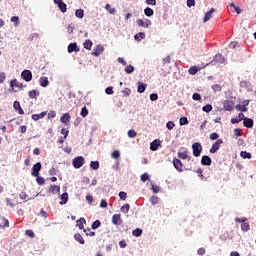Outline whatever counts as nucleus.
<instances>
[{"label": "nucleus", "instance_id": "obj_1", "mask_svg": "<svg viewBox=\"0 0 256 256\" xmlns=\"http://www.w3.org/2000/svg\"><path fill=\"white\" fill-rule=\"evenodd\" d=\"M74 169H81L82 165H85V158L83 156H77L72 160Z\"/></svg>", "mask_w": 256, "mask_h": 256}, {"label": "nucleus", "instance_id": "obj_2", "mask_svg": "<svg viewBox=\"0 0 256 256\" xmlns=\"http://www.w3.org/2000/svg\"><path fill=\"white\" fill-rule=\"evenodd\" d=\"M196 173L198 174V177H200L201 179H209V177H211V169H201L198 168L196 170Z\"/></svg>", "mask_w": 256, "mask_h": 256}, {"label": "nucleus", "instance_id": "obj_3", "mask_svg": "<svg viewBox=\"0 0 256 256\" xmlns=\"http://www.w3.org/2000/svg\"><path fill=\"white\" fill-rule=\"evenodd\" d=\"M192 151L194 157H200L201 151H203V146H201V143L195 142L192 144Z\"/></svg>", "mask_w": 256, "mask_h": 256}, {"label": "nucleus", "instance_id": "obj_4", "mask_svg": "<svg viewBox=\"0 0 256 256\" xmlns=\"http://www.w3.org/2000/svg\"><path fill=\"white\" fill-rule=\"evenodd\" d=\"M21 77L26 83H29L33 79V73L30 70H24L21 73Z\"/></svg>", "mask_w": 256, "mask_h": 256}, {"label": "nucleus", "instance_id": "obj_5", "mask_svg": "<svg viewBox=\"0 0 256 256\" xmlns=\"http://www.w3.org/2000/svg\"><path fill=\"white\" fill-rule=\"evenodd\" d=\"M41 162H38L33 165L31 175L32 177H39V172L41 171Z\"/></svg>", "mask_w": 256, "mask_h": 256}, {"label": "nucleus", "instance_id": "obj_6", "mask_svg": "<svg viewBox=\"0 0 256 256\" xmlns=\"http://www.w3.org/2000/svg\"><path fill=\"white\" fill-rule=\"evenodd\" d=\"M221 145H223V139H217L216 142L212 145L210 149V153H217L218 149H220Z\"/></svg>", "mask_w": 256, "mask_h": 256}, {"label": "nucleus", "instance_id": "obj_7", "mask_svg": "<svg viewBox=\"0 0 256 256\" xmlns=\"http://www.w3.org/2000/svg\"><path fill=\"white\" fill-rule=\"evenodd\" d=\"M173 165H174L176 171H179V173H181L183 171V162H181L180 159L174 158Z\"/></svg>", "mask_w": 256, "mask_h": 256}, {"label": "nucleus", "instance_id": "obj_8", "mask_svg": "<svg viewBox=\"0 0 256 256\" xmlns=\"http://www.w3.org/2000/svg\"><path fill=\"white\" fill-rule=\"evenodd\" d=\"M103 51H105V48H103V46L98 45L93 49L91 55H93L94 57H99Z\"/></svg>", "mask_w": 256, "mask_h": 256}, {"label": "nucleus", "instance_id": "obj_9", "mask_svg": "<svg viewBox=\"0 0 256 256\" xmlns=\"http://www.w3.org/2000/svg\"><path fill=\"white\" fill-rule=\"evenodd\" d=\"M113 225H121L123 223V219H121V214H114L112 216Z\"/></svg>", "mask_w": 256, "mask_h": 256}, {"label": "nucleus", "instance_id": "obj_10", "mask_svg": "<svg viewBox=\"0 0 256 256\" xmlns=\"http://www.w3.org/2000/svg\"><path fill=\"white\" fill-rule=\"evenodd\" d=\"M243 125L247 129H251L253 127V125H254V121L251 118L244 117Z\"/></svg>", "mask_w": 256, "mask_h": 256}, {"label": "nucleus", "instance_id": "obj_11", "mask_svg": "<svg viewBox=\"0 0 256 256\" xmlns=\"http://www.w3.org/2000/svg\"><path fill=\"white\" fill-rule=\"evenodd\" d=\"M224 109L225 111H233V109H235V104L233 101L226 100L224 102Z\"/></svg>", "mask_w": 256, "mask_h": 256}, {"label": "nucleus", "instance_id": "obj_12", "mask_svg": "<svg viewBox=\"0 0 256 256\" xmlns=\"http://www.w3.org/2000/svg\"><path fill=\"white\" fill-rule=\"evenodd\" d=\"M13 107L15 111H18L19 115H25V111L21 108V103H19V101H14Z\"/></svg>", "mask_w": 256, "mask_h": 256}, {"label": "nucleus", "instance_id": "obj_13", "mask_svg": "<svg viewBox=\"0 0 256 256\" xmlns=\"http://www.w3.org/2000/svg\"><path fill=\"white\" fill-rule=\"evenodd\" d=\"M245 119V114H243L242 112L238 114V117L236 118H232L231 119V123L233 125L237 124V123H241V121H244Z\"/></svg>", "mask_w": 256, "mask_h": 256}, {"label": "nucleus", "instance_id": "obj_14", "mask_svg": "<svg viewBox=\"0 0 256 256\" xmlns=\"http://www.w3.org/2000/svg\"><path fill=\"white\" fill-rule=\"evenodd\" d=\"M79 53V46H77V43H70L68 45V53Z\"/></svg>", "mask_w": 256, "mask_h": 256}, {"label": "nucleus", "instance_id": "obj_15", "mask_svg": "<svg viewBox=\"0 0 256 256\" xmlns=\"http://www.w3.org/2000/svg\"><path fill=\"white\" fill-rule=\"evenodd\" d=\"M211 163H212L211 157H209L207 155L202 156V159H201L202 165L209 167V165H211Z\"/></svg>", "mask_w": 256, "mask_h": 256}, {"label": "nucleus", "instance_id": "obj_16", "mask_svg": "<svg viewBox=\"0 0 256 256\" xmlns=\"http://www.w3.org/2000/svg\"><path fill=\"white\" fill-rule=\"evenodd\" d=\"M159 147H161V141H159V140H154L150 144L151 151H157V149H159Z\"/></svg>", "mask_w": 256, "mask_h": 256}, {"label": "nucleus", "instance_id": "obj_17", "mask_svg": "<svg viewBox=\"0 0 256 256\" xmlns=\"http://www.w3.org/2000/svg\"><path fill=\"white\" fill-rule=\"evenodd\" d=\"M213 13H215V8H212L208 12L205 13L204 23H207V21H209L213 17Z\"/></svg>", "mask_w": 256, "mask_h": 256}, {"label": "nucleus", "instance_id": "obj_18", "mask_svg": "<svg viewBox=\"0 0 256 256\" xmlns=\"http://www.w3.org/2000/svg\"><path fill=\"white\" fill-rule=\"evenodd\" d=\"M46 116H47V111H44V112H42L40 114H33L32 115V119H33V121H39V119H43Z\"/></svg>", "mask_w": 256, "mask_h": 256}, {"label": "nucleus", "instance_id": "obj_19", "mask_svg": "<svg viewBox=\"0 0 256 256\" xmlns=\"http://www.w3.org/2000/svg\"><path fill=\"white\" fill-rule=\"evenodd\" d=\"M61 191V186L57 185H50L49 193H52L53 195L59 193Z\"/></svg>", "mask_w": 256, "mask_h": 256}, {"label": "nucleus", "instance_id": "obj_20", "mask_svg": "<svg viewBox=\"0 0 256 256\" xmlns=\"http://www.w3.org/2000/svg\"><path fill=\"white\" fill-rule=\"evenodd\" d=\"M136 23H137L138 27H145V28H147V27H149L151 25V20H147L148 24H145L143 19H137Z\"/></svg>", "mask_w": 256, "mask_h": 256}, {"label": "nucleus", "instance_id": "obj_21", "mask_svg": "<svg viewBox=\"0 0 256 256\" xmlns=\"http://www.w3.org/2000/svg\"><path fill=\"white\" fill-rule=\"evenodd\" d=\"M39 83H40V86L41 87H49V78H47V77H41L40 79H39Z\"/></svg>", "mask_w": 256, "mask_h": 256}, {"label": "nucleus", "instance_id": "obj_22", "mask_svg": "<svg viewBox=\"0 0 256 256\" xmlns=\"http://www.w3.org/2000/svg\"><path fill=\"white\" fill-rule=\"evenodd\" d=\"M85 223H87V220H85V218H80L79 220L76 221V226L79 229H85Z\"/></svg>", "mask_w": 256, "mask_h": 256}, {"label": "nucleus", "instance_id": "obj_23", "mask_svg": "<svg viewBox=\"0 0 256 256\" xmlns=\"http://www.w3.org/2000/svg\"><path fill=\"white\" fill-rule=\"evenodd\" d=\"M213 62L214 63H225V57H223V55H221V54H217V55H215Z\"/></svg>", "mask_w": 256, "mask_h": 256}, {"label": "nucleus", "instance_id": "obj_24", "mask_svg": "<svg viewBox=\"0 0 256 256\" xmlns=\"http://www.w3.org/2000/svg\"><path fill=\"white\" fill-rule=\"evenodd\" d=\"M28 97H29V99H37V97H39V91H37V90H30L28 92Z\"/></svg>", "mask_w": 256, "mask_h": 256}, {"label": "nucleus", "instance_id": "obj_25", "mask_svg": "<svg viewBox=\"0 0 256 256\" xmlns=\"http://www.w3.org/2000/svg\"><path fill=\"white\" fill-rule=\"evenodd\" d=\"M74 239L80 243V245H85V240L83 239V236L79 233H76L74 235Z\"/></svg>", "mask_w": 256, "mask_h": 256}, {"label": "nucleus", "instance_id": "obj_26", "mask_svg": "<svg viewBox=\"0 0 256 256\" xmlns=\"http://www.w3.org/2000/svg\"><path fill=\"white\" fill-rule=\"evenodd\" d=\"M61 202L60 205H66L67 201H69V194L67 192L61 195Z\"/></svg>", "mask_w": 256, "mask_h": 256}, {"label": "nucleus", "instance_id": "obj_27", "mask_svg": "<svg viewBox=\"0 0 256 256\" xmlns=\"http://www.w3.org/2000/svg\"><path fill=\"white\" fill-rule=\"evenodd\" d=\"M69 119H71V115L69 113H65L60 117V121L62 123H69Z\"/></svg>", "mask_w": 256, "mask_h": 256}, {"label": "nucleus", "instance_id": "obj_28", "mask_svg": "<svg viewBox=\"0 0 256 256\" xmlns=\"http://www.w3.org/2000/svg\"><path fill=\"white\" fill-rule=\"evenodd\" d=\"M200 71V68L197 66H191L188 70L190 75H197V72Z\"/></svg>", "mask_w": 256, "mask_h": 256}, {"label": "nucleus", "instance_id": "obj_29", "mask_svg": "<svg viewBox=\"0 0 256 256\" xmlns=\"http://www.w3.org/2000/svg\"><path fill=\"white\" fill-rule=\"evenodd\" d=\"M83 45H84V49L91 51V48L93 47V42L88 39V40H85Z\"/></svg>", "mask_w": 256, "mask_h": 256}, {"label": "nucleus", "instance_id": "obj_30", "mask_svg": "<svg viewBox=\"0 0 256 256\" xmlns=\"http://www.w3.org/2000/svg\"><path fill=\"white\" fill-rule=\"evenodd\" d=\"M0 227H2V229H5V227H9V220L5 218H0Z\"/></svg>", "mask_w": 256, "mask_h": 256}, {"label": "nucleus", "instance_id": "obj_31", "mask_svg": "<svg viewBox=\"0 0 256 256\" xmlns=\"http://www.w3.org/2000/svg\"><path fill=\"white\" fill-rule=\"evenodd\" d=\"M135 41H143L145 39V33L139 32L134 36Z\"/></svg>", "mask_w": 256, "mask_h": 256}, {"label": "nucleus", "instance_id": "obj_32", "mask_svg": "<svg viewBox=\"0 0 256 256\" xmlns=\"http://www.w3.org/2000/svg\"><path fill=\"white\" fill-rule=\"evenodd\" d=\"M179 159H189V152L185 150L184 152H178Z\"/></svg>", "mask_w": 256, "mask_h": 256}, {"label": "nucleus", "instance_id": "obj_33", "mask_svg": "<svg viewBox=\"0 0 256 256\" xmlns=\"http://www.w3.org/2000/svg\"><path fill=\"white\" fill-rule=\"evenodd\" d=\"M75 15L78 19H83V17H85V11L83 9H78L76 10Z\"/></svg>", "mask_w": 256, "mask_h": 256}, {"label": "nucleus", "instance_id": "obj_34", "mask_svg": "<svg viewBox=\"0 0 256 256\" xmlns=\"http://www.w3.org/2000/svg\"><path fill=\"white\" fill-rule=\"evenodd\" d=\"M155 12L153 11V9H151L150 7H147L145 10H144V15H146V17H153V14Z\"/></svg>", "mask_w": 256, "mask_h": 256}, {"label": "nucleus", "instance_id": "obj_35", "mask_svg": "<svg viewBox=\"0 0 256 256\" xmlns=\"http://www.w3.org/2000/svg\"><path fill=\"white\" fill-rule=\"evenodd\" d=\"M236 110L241 111V113H247V106L238 104L236 105Z\"/></svg>", "mask_w": 256, "mask_h": 256}, {"label": "nucleus", "instance_id": "obj_36", "mask_svg": "<svg viewBox=\"0 0 256 256\" xmlns=\"http://www.w3.org/2000/svg\"><path fill=\"white\" fill-rule=\"evenodd\" d=\"M142 234L143 230L141 228H136L132 231V235H134V237H141Z\"/></svg>", "mask_w": 256, "mask_h": 256}, {"label": "nucleus", "instance_id": "obj_37", "mask_svg": "<svg viewBox=\"0 0 256 256\" xmlns=\"http://www.w3.org/2000/svg\"><path fill=\"white\" fill-rule=\"evenodd\" d=\"M147 88V85L138 82V93H145V89Z\"/></svg>", "mask_w": 256, "mask_h": 256}, {"label": "nucleus", "instance_id": "obj_38", "mask_svg": "<svg viewBox=\"0 0 256 256\" xmlns=\"http://www.w3.org/2000/svg\"><path fill=\"white\" fill-rule=\"evenodd\" d=\"M58 8L62 13H67V4L65 2L58 4Z\"/></svg>", "mask_w": 256, "mask_h": 256}, {"label": "nucleus", "instance_id": "obj_39", "mask_svg": "<svg viewBox=\"0 0 256 256\" xmlns=\"http://www.w3.org/2000/svg\"><path fill=\"white\" fill-rule=\"evenodd\" d=\"M129 209H131V205H129V204H124V205L120 208V211H121V213H129Z\"/></svg>", "mask_w": 256, "mask_h": 256}, {"label": "nucleus", "instance_id": "obj_40", "mask_svg": "<svg viewBox=\"0 0 256 256\" xmlns=\"http://www.w3.org/2000/svg\"><path fill=\"white\" fill-rule=\"evenodd\" d=\"M202 110L205 113H211V111H213V106L211 104H206L205 106H203Z\"/></svg>", "mask_w": 256, "mask_h": 256}, {"label": "nucleus", "instance_id": "obj_41", "mask_svg": "<svg viewBox=\"0 0 256 256\" xmlns=\"http://www.w3.org/2000/svg\"><path fill=\"white\" fill-rule=\"evenodd\" d=\"M240 156L242 159H251V153L247 151H241Z\"/></svg>", "mask_w": 256, "mask_h": 256}, {"label": "nucleus", "instance_id": "obj_42", "mask_svg": "<svg viewBox=\"0 0 256 256\" xmlns=\"http://www.w3.org/2000/svg\"><path fill=\"white\" fill-rule=\"evenodd\" d=\"M241 229H242V231L247 232V231H249V229H251V226L249 225V223L243 222L241 224Z\"/></svg>", "mask_w": 256, "mask_h": 256}, {"label": "nucleus", "instance_id": "obj_43", "mask_svg": "<svg viewBox=\"0 0 256 256\" xmlns=\"http://www.w3.org/2000/svg\"><path fill=\"white\" fill-rule=\"evenodd\" d=\"M10 87H12V89L15 87H18V89L21 88V86L19 85V81H17V79H13L10 81Z\"/></svg>", "mask_w": 256, "mask_h": 256}, {"label": "nucleus", "instance_id": "obj_44", "mask_svg": "<svg viewBox=\"0 0 256 256\" xmlns=\"http://www.w3.org/2000/svg\"><path fill=\"white\" fill-rule=\"evenodd\" d=\"M125 73H127L128 75H131V73H133V71H135V68L132 65H128L126 66V68L124 69Z\"/></svg>", "mask_w": 256, "mask_h": 256}, {"label": "nucleus", "instance_id": "obj_45", "mask_svg": "<svg viewBox=\"0 0 256 256\" xmlns=\"http://www.w3.org/2000/svg\"><path fill=\"white\" fill-rule=\"evenodd\" d=\"M90 167L94 169V171H97V169H99V161H91Z\"/></svg>", "mask_w": 256, "mask_h": 256}, {"label": "nucleus", "instance_id": "obj_46", "mask_svg": "<svg viewBox=\"0 0 256 256\" xmlns=\"http://www.w3.org/2000/svg\"><path fill=\"white\" fill-rule=\"evenodd\" d=\"M81 117H87L89 115V110L87 109V106H84L80 112Z\"/></svg>", "mask_w": 256, "mask_h": 256}, {"label": "nucleus", "instance_id": "obj_47", "mask_svg": "<svg viewBox=\"0 0 256 256\" xmlns=\"http://www.w3.org/2000/svg\"><path fill=\"white\" fill-rule=\"evenodd\" d=\"M230 7H232L234 9V11H236L237 15H241V8H239V6H236L235 3H231Z\"/></svg>", "mask_w": 256, "mask_h": 256}, {"label": "nucleus", "instance_id": "obj_48", "mask_svg": "<svg viewBox=\"0 0 256 256\" xmlns=\"http://www.w3.org/2000/svg\"><path fill=\"white\" fill-rule=\"evenodd\" d=\"M111 157H112V159H119V157H121V153H119V150H114L111 153Z\"/></svg>", "mask_w": 256, "mask_h": 256}, {"label": "nucleus", "instance_id": "obj_49", "mask_svg": "<svg viewBox=\"0 0 256 256\" xmlns=\"http://www.w3.org/2000/svg\"><path fill=\"white\" fill-rule=\"evenodd\" d=\"M92 229H99V227H101V221L99 220H95L92 225H91Z\"/></svg>", "mask_w": 256, "mask_h": 256}, {"label": "nucleus", "instance_id": "obj_50", "mask_svg": "<svg viewBox=\"0 0 256 256\" xmlns=\"http://www.w3.org/2000/svg\"><path fill=\"white\" fill-rule=\"evenodd\" d=\"M25 235H27V237H31V239H33L35 237V232H33V230L28 229L25 231Z\"/></svg>", "mask_w": 256, "mask_h": 256}, {"label": "nucleus", "instance_id": "obj_51", "mask_svg": "<svg viewBox=\"0 0 256 256\" xmlns=\"http://www.w3.org/2000/svg\"><path fill=\"white\" fill-rule=\"evenodd\" d=\"M36 181H37L38 185H45V178H43V177L36 176Z\"/></svg>", "mask_w": 256, "mask_h": 256}, {"label": "nucleus", "instance_id": "obj_52", "mask_svg": "<svg viewBox=\"0 0 256 256\" xmlns=\"http://www.w3.org/2000/svg\"><path fill=\"white\" fill-rule=\"evenodd\" d=\"M180 125H189V120L187 119V117H181L180 118Z\"/></svg>", "mask_w": 256, "mask_h": 256}, {"label": "nucleus", "instance_id": "obj_53", "mask_svg": "<svg viewBox=\"0 0 256 256\" xmlns=\"http://www.w3.org/2000/svg\"><path fill=\"white\" fill-rule=\"evenodd\" d=\"M128 137H130V139H135V137H137V132H135V130H129Z\"/></svg>", "mask_w": 256, "mask_h": 256}, {"label": "nucleus", "instance_id": "obj_54", "mask_svg": "<svg viewBox=\"0 0 256 256\" xmlns=\"http://www.w3.org/2000/svg\"><path fill=\"white\" fill-rule=\"evenodd\" d=\"M209 139H211V141H215L216 139H219V134H217V132H213L209 135Z\"/></svg>", "mask_w": 256, "mask_h": 256}, {"label": "nucleus", "instance_id": "obj_55", "mask_svg": "<svg viewBox=\"0 0 256 256\" xmlns=\"http://www.w3.org/2000/svg\"><path fill=\"white\" fill-rule=\"evenodd\" d=\"M221 89H223V88L219 84H214L212 86V90L214 91V93H217L218 91H221Z\"/></svg>", "mask_w": 256, "mask_h": 256}, {"label": "nucleus", "instance_id": "obj_56", "mask_svg": "<svg viewBox=\"0 0 256 256\" xmlns=\"http://www.w3.org/2000/svg\"><path fill=\"white\" fill-rule=\"evenodd\" d=\"M123 96L124 97H129V95H131V88H125L123 91Z\"/></svg>", "mask_w": 256, "mask_h": 256}, {"label": "nucleus", "instance_id": "obj_57", "mask_svg": "<svg viewBox=\"0 0 256 256\" xmlns=\"http://www.w3.org/2000/svg\"><path fill=\"white\" fill-rule=\"evenodd\" d=\"M166 127L169 131H171L173 127H175V123L173 121H169L167 122Z\"/></svg>", "mask_w": 256, "mask_h": 256}, {"label": "nucleus", "instance_id": "obj_58", "mask_svg": "<svg viewBox=\"0 0 256 256\" xmlns=\"http://www.w3.org/2000/svg\"><path fill=\"white\" fill-rule=\"evenodd\" d=\"M192 99H193L194 101H201V94H199V93H194V94L192 95Z\"/></svg>", "mask_w": 256, "mask_h": 256}, {"label": "nucleus", "instance_id": "obj_59", "mask_svg": "<svg viewBox=\"0 0 256 256\" xmlns=\"http://www.w3.org/2000/svg\"><path fill=\"white\" fill-rule=\"evenodd\" d=\"M119 197L122 201H125L127 199V193L124 191L119 192Z\"/></svg>", "mask_w": 256, "mask_h": 256}, {"label": "nucleus", "instance_id": "obj_60", "mask_svg": "<svg viewBox=\"0 0 256 256\" xmlns=\"http://www.w3.org/2000/svg\"><path fill=\"white\" fill-rule=\"evenodd\" d=\"M10 21L12 23H15V25H19V16H13L11 17Z\"/></svg>", "mask_w": 256, "mask_h": 256}, {"label": "nucleus", "instance_id": "obj_61", "mask_svg": "<svg viewBox=\"0 0 256 256\" xmlns=\"http://www.w3.org/2000/svg\"><path fill=\"white\" fill-rule=\"evenodd\" d=\"M141 181H143V183H145V181H149V174L147 173L142 174Z\"/></svg>", "mask_w": 256, "mask_h": 256}, {"label": "nucleus", "instance_id": "obj_62", "mask_svg": "<svg viewBox=\"0 0 256 256\" xmlns=\"http://www.w3.org/2000/svg\"><path fill=\"white\" fill-rule=\"evenodd\" d=\"M171 63V56H167L163 59V65H169Z\"/></svg>", "mask_w": 256, "mask_h": 256}, {"label": "nucleus", "instance_id": "obj_63", "mask_svg": "<svg viewBox=\"0 0 256 256\" xmlns=\"http://www.w3.org/2000/svg\"><path fill=\"white\" fill-rule=\"evenodd\" d=\"M105 93H106V95H113V87H107L106 89H105Z\"/></svg>", "mask_w": 256, "mask_h": 256}, {"label": "nucleus", "instance_id": "obj_64", "mask_svg": "<svg viewBox=\"0 0 256 256\" xmlns=\"http://www.w3.org/2000/svg\"><path fill=\"white\" fill-rule=\"evenodd\" d=\"M234 135L235 137H241V128H235Z\"/></svg>", "mask_w": 256, "mask_h": 256}]
</instances>
